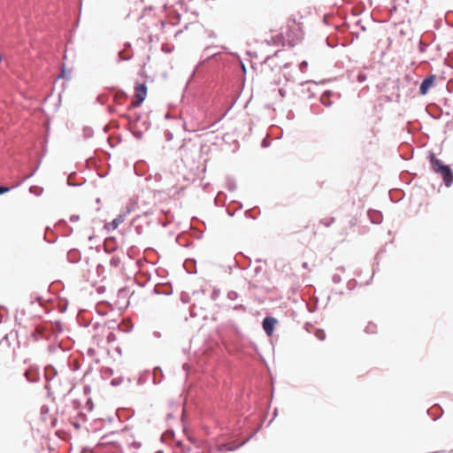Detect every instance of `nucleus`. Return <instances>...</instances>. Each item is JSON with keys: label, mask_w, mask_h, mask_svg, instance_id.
I'll use <instances>...</instances> for the list:
<instances>
[{"label": "nucleus", "mask_w": 453, "mask_h": 453, "mask_svg": "<svg viewBox=\"0 0 453 453\" xmlns=\"http://www.w3.org/2000/svg\"><path fill=\"white\" fill-rule=\"evenodd\" d=\"M306 66H307V62H306V61H303V62L301 63V65H300V69H301L302 71H303V70H304V68H306Z\"/></svg>", "instance_id": "13"}, {"label": "nucleus", "mask_w": 453, "mask_h": 453, "mask_svg": "<svg viewBox=\"0 0 453 453\" xmlns=\"http://www.w3.org/2000/svg\"><path fill=\"white\" fill-rule=\"evenodd\" d=\"M262 146H263V147H267V146H268L267 142H266V140H265V139L263 141V142H262Z\"/></svg>", "instance_id": "16"}, {"label": "nucleus", "mask_w": 453, "mask_h": 453, "mask_svg": "<svg viewBox=\"0 0 453 453\" xmlns=\"http://www.w3.org/2000/svg\"><path fill=\"white\" fill-rule=\"evenodd\" d=\"M431 165L433 170L442 176L446 186H450L453 182V173L449 167L443 165L439 159L435 158L434 155L431 156Z\"/></svg>", "instance_id": "1"}, {"label": "nucleus", "mask_w": 453, "mask_h": 453, "mask_svg": "<svg viewBox=\"0 0 453 453\" xmlns=\"http://www.w3.org/2000/svg\"><path fill=\"white\" fill-rule=\"evenodd\" d=\"M126 214H120L116 219H114L111 223L107 224L105 226L106 228L110 229H116L125 219Z\"/></svg>", "instance_id": "5"}, {"label": "nucleus", "mask_w": 453, "mask_h": 453, "mask_svg": "<svg viewBox=\"0 0 453 453\" xmlns=\"http://www.w3.org/2000/svg\"><path fill=\"white\" fill-rule=\"evenodd\" d=\"M372 327H374V325L368 326L366 327V331H367V332H371V333H372V332H373Z\"/></svg>", "instance_id": "14"}, {"label": "nucleus", "mask_w": 453, "mask_h": 453, "mask_svg": "<svg viewBox=\"0 0 453 453\" xmlns=\"http://www.w3.org/2000/svg\"><path fill=\"white\" fill-rule=\"evenodd\" d=\"M326 98H327L326 94H324V95L321 96V102H322L324 104H326V105H327V106H328V105H330V104H329V103H327Z\"/></svg>", "instance_id": "10"}, {"label": "nucleus", "mask_w": 453, "mask_h": 453, "mask_svg": "<svg viewBox=\"0 0 453 453\" xmlns=\"http://www.w3.org/2000/svg\"><path fill=\"white\" fill-rule=\"evenodd\" d=\"M372 327H374V325L368 326L366 327V331H367V332H371V333H372V332H373Z\"/></svg>", "instance_id": "15"}, {"label": "nucleus", "mask_w": 453, "mask_h": 453, "mask_svg": "<svg viewBox=\"0 0 453 453\" xmlns=\"http://www.w3.org/2000/svg\"><path fill=\"white\" fill-rule=\"evenodd\" d=\"M434 76L431 75V76L426 78L420 85V88H419L420 93L422 95H426L428 92V90L430 89V88L434 85Z\"/></svg>", "instance_id": "4"}, {"label": "nucleus", "mask_w": 453, "mask_h": 453, "mask_svg": "<svg viewBox=\"0 0 453 453\" xmlns=\"http://www.w3.org/2000/svg\"><path fill=\"white\" fill-rule=\"evenodd\" d=\"M316 336L319 340L322 341L325 339L326 337V334L324 333V331L322 330H318L317 333H316Z\"/></svg>", "instance_id": "9"}, {"label": "nucleus", "mask_w": 453, "mask_h": 453, "mask_svg": "<svg viewBox=\"0 0 453 453\" xmlns=\"http://www.w3.org/2000/svg\"><path fill=\"white\" fill-rule=\"evenodd\" d=\"M235 447H232L230 444H223L219 446V450L224 451V450H234Z\"/></svg>", "instance_id": "8"}, {"label": "nucleus", "mask_w": 453, "mask_h": 453, "mask_svg": "<svg viewBox=\"0 0 453 453\" xmlns=\"http://www.w3.org/2000/svg\"><path fill=\"white\" fill-rule=\"evenodd\" d=\"M147 95V88L144 84H138L135 87V100L133 102V105L139 106L145 99Z\"/></svg>", "instance_id": "2"}, {"label": "nucleus", "mask_w": 453, "mask_h": 453, "mask_svg": "<svg viewBox=\"0 0 453 453\" xmlns=\"http://www.w3.org/2000/svg\"><path fill=\"white\" fill-rule=\"evenodd\" d=\"M161 372V370L159 367H157L154 369V382H156V380H157V374L160 373Z\"/></svg>", "instance_id": "12"}, {"label": "nucleus", "mask_w": 453, "mask_h": 453, "mask_svg": "<svg viewBox=\"0 0 453 453\" xmlns=\"http://www.w3.org/2000/svg\"><path fill=\"white\" fill-rule=\"evenodd\" d=\"M10 190V188L8 187H2L0 186V195L4 194V193H6Z\"/></svg>", "instance_id": "11"}, {"label": "nucleus", "mask_w": 453, "mask_h": 453, "mask_svg": "<svg viewBox=\"0 0 453 453\" xmlns=\"http://www.w3.org/2000/svg\"><path fill=\"white\" fill-rule=\"evenodd\" d=\"M277 320L272 317H266L263 321V328L268 335H271L273 332V328Z\"/></svg>", "instance_id": "3"}, {"label": "nucleus", "mask_w": 453, "mask_h": 453, "mask_svg": "<svg viewBox=\"0 0 453 453\" xmlns=\"http://www.w3.org/2000/svg\"><path fill=\"white\" fill-rule=\"evenodd\" d=\"M29 192L39 196L42 192V188L39 187H30Z\"/></svg>", "instance_id": "7"}, {"label": "nucleus", "mask_w": 453, "mask_h": 453, "mask_svg": "<svg viewBox=\"0 0 453 453\" xmlns=\"http://www.w3.org/2000/svg\"><path fill=\"white\" fill-rule=\"evenodd\" d=\"M24 376L28 380V370L25 371Z\"/></svg>", "instance_id": "17"}, {"label": "nucleus", "mask_w": 453, "mask_h": 453, "mask_svg": "<svg viewBox=\"0 0 453 453\" xmlns=\"http://www.w3.org/2000/svg\"><path fill=\"white\" fill-rule=\"evenodd\" d=\"M119 58L120 60H128L132 58V53L127 50H123L119 52Z\"/></svg>", "instance_id": "6"}]
</instances>
